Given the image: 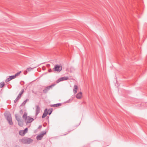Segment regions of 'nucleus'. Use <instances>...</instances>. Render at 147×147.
<instances>
[{
    "label": "nucleus",
    "mask_w": 147,
    "mask_h": 147,
    "mask_svg": "<svg viewBox=\"0 0 147 147\" xmlns=\"http://www.w3.org/2000/svg\"><path fill=\"white\" fill-rule=\"evenodd\" d=\"M27 113L25 112L23 115V118L25 119L26 124L30 123L34 120V119L30 116H27Z\"/></svg>",
    "instance_id": "nucleus-1"
},
{
    "label": "nucleus",
    "mask_w": 147,
    "mask_h": 147,
    "mask_svg": "<svg viewBox=\"0 0 147 147\" xmlns=\"http://www.w3.org/2000/svg\"><path fill=\"white\" fill-rule=\"evenodd\" d=\"M19 141L25 144H29L32 142L33 140L30 138H24L22 139H20Z\"/></svg>",
    "instance_id": "nucleus-2"
},
{
    "label": "nucleus",
    "mask_w": 147,
    "mask_h": 147,
    "mask_svg": "<svg viewBox=\"0 0 147 147\" xmlns=\"http://www.w3.org/2000/svg\"><path fill=\"white\" fill-rule=\"evenodd\" d=\"M15 118L18 122V125L20 127H22L23 125V121L19 117L17 114L15 115Z\"/></svg>",
    "instance_id": "nucleus-3"
},
{
    "label": "nucleus",
    "mask_w": 147,
    "mask_h": 147,
    "mask_svg": "<svg viewBox=\"0 0 147 147\" xmlns=\"http://www.w3.org/2000/svg\"><path fill=\"white\" fill-rule=\"evenodd\" d=\"M55 85V84H53L51 85L47 86L43 90V92L44 94H46L47 93L48 91L51 88H52Z\"/></svg>",
    "instance_id": "nucleus-4"
},
{
    "label": "nucleus",
    "mask_w": 147,
    "mask_h": 147,
    "mask_svg": "<svg viewBox=\"0 0 147 147\" xmlns=\"http://www.w3.org/2000/svg\"><path fill=\"white\" fill-rule=\"evenodd\" d=\"M55 71L59 72L62 69V67L57 65H55V67L53 69Z\"/></svg>",
    "instance_id": "nucleus-5"
},
{
    "label": "nucleus",
    "mask_w": 147,
    "mask_h": 147,
    "mask_svg": "<svg viewBox=\"0 0 147 147\" xmlns=\"http://www.w3.org/2000/svg\"><path fill=\"white\" fill-rule=\"evenodd\" d=\"M46 132L45 131H42L41 133L36 136V139L38 140H42L44 136L46 134Z\"/></svg>",
    "instance_id": "nucleus-6"
},
{
    "label": "nucleus",
    "mask_w": 147,
    "mask_h": 147,
    "mask_svg": "<svg viewBox=\"0 0 147 147\" xmlns=\"http://www.w3.org/2000/svg\"><path fill=\"white\" fill-rule=\"evenodd\" d=\"M68 79L69 77L67 76L59 78L56 81V82L57 83H58L61 81L67 80Z\"/></svg>",
    "instance_id": "nucleus-7"
},
{
    "label": "nucleus",
    "mask_w": 147,
    "mask_h": 147,
    "mask_svg": "<svg viewBox=\"0 0 147 147\" xmlns=\"http://www.w3.org/2000/svg\"><path fill=\"white\" fill-rule=\"evenodd\" d=\"M7 119L10 125H12L13 123L11 117L10 115H8L7 117Z\"/></svg>",
    "instance_id": "nucleus-8"
},
{
    "label": "nucleus",
    "mask_w": 147,
    "mask_h": 147,
    "mask_svg": "<svg viewBox=\"0 0 147 147\" xmlns=\"http://www.w3.org/2000/svg\"><path fill=\"white\" fill-rule=\"evenodd\" d=\"M40 112V107L39 105L36 106V115L37 116Z\"/></svg>",
    "instance_id": "nucleus-9"
},
{
    "label": "nucleus",
    "mask_w": 147,
    "mask_h": 147,
    "mask_svg": "<svg viewBox=\"0 0 147 147\" xmlns=\"http://www.w3.org/2000/svg\"><path fill=\"white\" fill-rule=\"evenodd\" d=\"M48 113V110L47 109H46L44 110L43 114L42 116V118H44L47 115Z\"/></svg>",
    "instance_id": "nucleus-10"
},
{
    "label": "nucleus",
    "mask_w": 147,
    "mask_h": 147,
    "mask_svg": "<svg viewBox=\"0 0 147 147\" xmlns=\"http://www.w3.org/2000/svg\"><path fill=\"white\" fill-rule=\"evenodd\" d=\"M82 96V92H80L78 93L76 95V98L78 99L81 98Z\"/></svg>",
    "instance_id": "nucleus-11"
},
{
    "label": "nucleus",
    "mask_w": 147,
    "mask_h": 147,
    "mask_svg": "<svg viewBox=\"0 0 147 147\" xmlns=\"http://www.w3.org/2000/svg\"><path fill=\"white\" fill-rule=\"evenodd\" d=\"M78 89V87L76 85H74V88L73 89L74 93V94L76 93L77 90Z\"/></svg>",
    "instance_id": "nucleus-12"
},
{
    "label": "nucleus",
    "mask_w": 147,
    "mask_h": 147,
    "mask_svg": "<svg viewBox=\"0 0 147 147\" xmlns=\"http://www.w3.org/2000/svg\"><path fill=\"white\" fill-rule=\"evenodd\" d=\"M61 104L60 103H57L53 105H50V106L51 107H59L61 106Z\"/></svg>",
    "instance_id": "nucleus-13"
},
{
    "label": "nucleus",
    "mask_w": 147,
    "mask_h": 147,
    "mask_svg": "<svg viewBox=\"0 0 147 147\" xmlns=\"http://www.w3.org/2000/svg\"><path fill=\"white\" fill-rule=\"evenodd\" d=\"M25 134V132L23 130H20L19 131V134L20 135L23 136Z\"/></svg>",
    "instance_id": "nucleus-14"
},
{
    "label": "nucleus",
    "mask_w": 147,
    "mask_h": 147,
    "mask_svg": "<svg viewBox=\"0 0 147 147\" xmlns=\"http://www.w3.org/2000/svg\"><path fill=\"white\" fill-rule=\"evenodd\" d=\"M29 100V99H27L26 100H24L23 103L21 105V106H24L26 104V102L27 101Z\"/></svg>",
    "instance_id": "nucleus-15"
},
{
    "label": "nucleus",
    "mask_w": 147,
    "mask_h": 147,
    "mask_svg": "<svg viewBox=\"0 0 147 147\" xmlns=\"http://www.w3.org/2000/svg\"><path fill=\"white\" fill-rule=\"evenodd\" d=\"M21 96L18 95L16 98L15 100L14 101V102H16L21 98Z\"/></svg>",
    "instance_id": "nucleus-16"
},
{
    "label": "nucleus",
    "mask_w": 147,
    "mask_h": 147,
    "mask_svg": "<svg viewBox=\"0 0 147 147\" xmlns=\"http://www.w3.org/2000/svg\"><path fill=\"white\" fill-rule=\"evenodd\" d=\"M5 85L4 82H1L0 83V88H2Z\"/></svg>",
    "instance_id": "nucleus-17"
},
{
    "label": "nucleus",
    "mask_w": 147,
    "mask_h": 147,
    "mask_svg": "<svg viewBox=\"0 0 147 147\" xmlns=\"http://www.w3.org/2000/svg\"><path fill=\"white\" fill-rule=\"evenodd\" d=\"M53 111V109L52 108H50L48 110V113L49 115H50Z\"/></svg>",
    "instance_id": "nucleus-18"
},
{
    "label": "nucleus",
    "mask_w": 147,
    "mask_h": 147,
    "mask_svg": "<svg viewBox=\"0 0 147 147\" xmlns=\"http://www.w3.org/2000/svg\"><path fill=\"white\" fill-rule=\"evenodd\" d=\"M11 80V78H10V77L9 76V78H7V79H6L5 81V82L6 83L10 81Z\"/></svg>",
    "instance_id": "nucleus-19"
},
{
    "label": "nucleus",
    "mask_w": 147,
    "mask_h": 147,
    "mask_svg": "<svg viewBox=\"0 0 147 147\" xmlns=\"http://www.w3.org/2000/svg\"><path fill=\"white\" fill-rule=\"evenodd\" d=\"M24 92V90L23 89L21 91V92L18 95L21 97L22 95L23 94Z\"/></svg>",
    "instance_id": "nucleus-20"
},
{
    "label": "nucleus",
    "mask_w": 147,
    "mask_h": 147,
    "mask_svg": "<svg viewBox=\"0 0 147 147\" xmlns=\"http://www.w3.org/2000/svg\"><path fill=\"white\" fill-rule=\"evenodd\" d=\"M10 78H11V80H12L14 78H16L15 75H13V76H10Z\"/></svg>",
    "instance_id": "nucleus-21"
},
{
    "label": "nucleus",
    "mask_w": 147,
    "mask_h": 147,
    "mask_svg": "<svg viewBox=\"0 0 147 147\" xmlns=\"http://www.w3.org/2000/svg\"><path fill=\"white\" fill-rule=\"evenodd\" d=\"M21 72V71H20V72H17V73H16L15 75L16 77V76L19 75L20 73Z\"/></svg>",
    "instance_id": "nucleus-22"
},
{
    "label": "nucleus",
    "mask_w": 147,
    "mask_h": 147,
    "mask_svg": "<svg viewBox=\"0 0 147 147\" xmlns=\"http://www.w3.org/2000/svg\"><path fill=\"white\" fill-rule=\"evenodd\" d=\"M24 132H25V134L28 131V128H25L24 130H23Z\"/></svg>",
    "instance_id": "nucleus-23"
},
{
    "label": "nucleus",
    "mask_w": 147,
    "mask_h": 147,
    "mask_svg": "<svg viewBox=\"0 0 147 147\" xmlns=\"http://www.w3.org/2000/svg\"><path fill=\"white\" fill-rule=\"evenodd\" d=\"M32 69V68H31V67H29V68H27V70L28 71H30Z\"/></svg>",
    "instance_id": "nucleus-24"
},
{
    "label": "nucleus",
    "mask_w": 147,
    "mask_h": 147,
    "mask_svg": "<svg viewBox=\"0 0 147 147\" xmlns=\"http://www.w3.org/2000/svg\"><path fill=\"white\" fill-rule=\"evenodd\" d=\"M48 71H49V72H52V70L51 69H49Z\"/></svg>",
    "instance_id": "nucleus-25"
},
{
    "label": "nucleus",
    "mask_w": 147,
    "mask_h": 147,
    "mask_svg": "<svg viewBox=\"0 0 147 147\" xmlns=\"http://www.w3.org/2000/svg\"><path fill=\"white\" fill-rule=\"evenodd\" d=\"M20 113L22 114V113H23V111H22V110H20Z\"/></svg>",
    "instance_id": "nucleus-26"
},
{
    "label": "nucleus",
    "mask_w": 147,
    "mask_h": 147,
    "mask_svg": "<svg viewBox=\"0 0 147 147\" xmlns=\"http://www.w3.org/2000/svg\"><path fill=\"white\" fill-rule=\"evenodd\" d=\"M70 99H69V100L67 101V102H70Z\"/></svg>",
    "instance_id": "nucleus-27"
},
{
    "label": "nucleus",
    "mask_w": 147,
    "mask_h": 147,
    "mask_svg": "<svg viewBox=\"0 0 147 147\" xmlns=\"http://www.w3.org/2000/svg\"><path fill=\"white\" fill-rule=\"evenodd\" d=\"M40 127H42V125H41V126H40Z\"/></svg>",
    "instance_id": "nucleus-28"
}]
</instances>
